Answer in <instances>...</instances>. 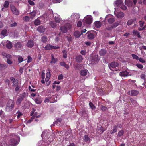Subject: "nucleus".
I'll use <instances>...</instances> for the list:
<instances>
[{
  "label": "nucleus",
  "instance_id": "nucleus-1",
  "mask_svg": "<svg viewBox=\"0 0 146 146\" xmlns=\"http://www.w3.org/2000/svg\"><path fill=\"white\" fill-rule=\"evenodd\" d=\"M5 135L3 137L2 143L9 146H15L18 143L17 137L14 135Z\"/></svg>",
  "mask_w": 146,
  "mask_h": 146
},
{
  "label": "nucleus",
  "instance_id": "nucleus-2",
  "mask_svg": "<svg viewBox=\"0 0 146 146\" xmlns=\"http://www.w3.org/2000/svg\"><path fill=\"white\" fill-rule=\"evenodd\" d=\"M15 103L14 100L9 99L7 103L5 110L6 111L9 112L11 111L14 107Z\"/></svg>",
  "mask_w": 146,
  "mask_h": 146
},
{
  "label": "nucleus",
  "instance_id": "nucleus-3",
  "mask_svg": "<svg viewBox=\"0 0 146 146\" xmlns=\"http://www.w3.org/2000/svg\"><path fill=\"white\" fill-rule=\"evenodd\" d=\"M60 29L62 33H66L68 29H70L71 27V25L70 24L67 23L62 26H60Z\"/></svg>",
  "mask_w": 146,
  "mask_h": 146
},
{
  "label": "nucleus",
  "instance_id": "nucleus-4",
  "mask_svg": "<svg viewBox=\"0 0 146 146\" xmlns=\"http://www.w3.org/2000/svg\"><path fill=\"white\" fill-rule=\"evenodd\" d=\"M89 59L92 62L95 63H97L99 61L98 55L91 54L89 57Z\"/></svg>",
  "mask_w": 146,
  "mask_h": 146
},
{
  "label": "nucleus",
  "instance_id": "nucleus-5",
  "mask_svg": "<svg viewBox=\"0 0 146 146\" xmlns=\"http://www.w3.org/2000/svg\"><path fill=\"white\" fill-rule=\"evenodd\" d=\"M10 9L13 13L15 15H18L19 14V11L15 6L11 5Z\"/></svg>",
  "mask_w": 146,
  "mask_h": 146
},
{
  "label": "nucleus",
  "instance_id": "nucleus-6",
  "mask_svg": "<svg viewBox=\"0 0 146 146\" xmlns=\"http://www.w3.org/2000/svg\"><path fill=\"white\" fill-rule=\"evenodd\" d=\"M92 17L90 15L86 16L84 19L83 22H85L86 24H90L92 23Z\"/></svg>",
  "mask_w": 146,
  "mask_h": 146
},
{
  "label": "nucleus",
  "instance_id": "nucleus-7",
  "mask_svg": "<svg viewBox=\"0 0 146 146\" xmlns=\"http://www.w3.org/2000/svg\"><path fill=\"white\" fill-rule=\"evenodd\" d=\"M95 32L94 31H88L87 34H88V38L90 40H92L94 38V33Z\"/></svg>",
  "mask_w": 146,
  "mask_h": 146
},
{
  "label": "nucleus",
  "instance_id": "nucleus-8",
  "mask_svg": "<svg viewBox=\"0 0 146 146\" xmlns=\"http://www.w3.org/2000/svg\"><path fill=\"white\" fill-rule=\"evenodd\" d=\"M118 65V64L117 62H113L109 64V67L110 70L114 71V69Z\"/></svg>",
  "mask_w": 146,
  "mask_h": 146
},
{
  "label": "nucleus",
  "instance_id": "nucleus-9",
  "mask_svg": "<svg viewBox=\"0 0 146 146\" xmlns=\"http://www.w3.org/2000/svg\"><path fill=\"white\" fill-rule=\"evenodd\" d=\"M14 47L17 49H21L23 48V46L22 42H17L14 44Z\"/></svg>",
  "mask_w": 146,
  "mask_h": 146
},
{
  "label": "nucleus",
  "instance_id": "nucleus-10",
  "mask_svg": "<svg viewBox=\"0 0 146 146\" xmlns=\"http://www.w3.org/2000/svg\"><path fill=\"white\" fill-rule=\"evenodd\" d=\"M139 94L138 91L136 90H131V92H128V94H130L131 96H136L138 95Z\"/></svg>",
  "mask_w": 146,
  "mask_h": 146
},
{
  "label": "nucleus",
  "instance_id": "nucleus-11",
  "mask_svg": "<svg viewBox=\"0 0 146 146\" xmlns=\"http://www.w3.org/2000/svg\"><path fill=\"white\" fill-rule=\"evenodd\" d=\"M10 79L11 81L12 82V83H13V86H16L18 85V81L17 80L16 81L15 79L13 77H11Z\"/></svg>",
  "mask_w": 146,
  "mask_h": 146
},
{
  "label": "nucleus",
  "instance_id": "nucleus-12",
  "mask_svg": "<svg viewBox=\"0 0 146 146\" xmlns=\"http://www.w3.org/2000/svg\"><path fill=\"white\" fill-rule=\"evenodd\" d=\"M34 45V41L33 40H29L27 44V46L29 48H32Z\"/></svg>",
  "mask_w": 146,
  "mask_h": 146
},
{
  "label": "nucleus",
  "instance_id": "nucleus-13",
  "mask_svg": "<svg viewBox=\"0 0 146 146\" xmlns=\"http://www.w3.org/2000/svg\"><path fill=\"white\" fill-rule=\"evenodd\" d=\"M7 64L6 63L1 64L0 63V70L3 71L6 69L8 67Z\"/></svg>",
  "mask_w": 146,
  "mask_h": 146
},
{
  "label": "nucleus",
  "instance_id": "nucleus-14",
  "mask_svg": "<svg viewBox=\"0 0 146 146\" xmlns=\"http://www.w3.org/2000/svg\"><path fill=\"white\" fill-rule=\"evenodd\" d=\"M76 61L78 62H81L83 60L82 56L81 55H79L76 57Z\"/></svg>",
  "mask_w": 146,
  "mask_h": 146
},
{
  "label": "nucleus",
  "instance_id": "nucleus-15",
  "mask_svg": "<svg viewBox=\"0 0 146 146\" xmlns=\"http://www.w3.org/2000/svg\"><path fill=\"white\" fill-rule=\"evenodd\" d=\"M107 52L106 50L102 49L100 50L99 52V54L100 56H104L107 53Z\"/></svg>",
  "mask_w": 146,
  "mask_h": 146
},
{
  "label": "nucleus",
  "instance_id": "nucleus-16",
  "mask_svg": "<svg viewBox=\"0 0 146 146\" xmlns=\"http://www.w3.org/2000/svg\"><path fill=\"white\" fill-rule=\"evenodd\" d=\"M81 35V33L78 31H76L74 33V35L76 38H79Z\"/></svg>",
  "mask_w": 146,
  "mask_h": 146
},
{
  "label": "nucleus",
  "instance_id": "nucleus-17",
  "mask_svg": "<svg viewBox=\"0 0 146 146\" xmlns=\"http://www.w3.org/2000/svg\"><path fill=\"white\" fill-rule=\"evenodd\" d=\"M37 30L40 32L42 33L45 31V28L44 26H40L38 28Z\"/></svg>",
  "mask_w": 146,
  "mask_h": 146
},
{
  "label": "nucleus",
  "instance_id": "nucleus-18",
  "mask_svg": "<svg viewBox=\"0 0 146 146\" xmlns=\"http://www.w3.org/2000/svg\"><path fill=\"white\" fill-rule=\"evenodd\" d=\"M105 130L104 129L103 127L101 126L100 127H98L97 128V132L99 133L102 134L104 131Z\"/></svg>",
  "mask_w": 146,
  "mask_h": 146
},
{
  "label": "nucleus",
  "instance_id": "nucleus-19",
  "mask_svg": "<svg viewBox=\"0 0 146 146\" xmlns=\"http://www.w3.org/2000/svg\"><path fill=\"white\" fill-rule=\"evenodd\" d=\"M1 37L3 38L7 35V30L4 29L1 31Z\"/></svg>",
  "mask_w": 146,
  "mask_h": 146
},
{
  "label": "nucleus",
  "instance_id": "nucleus-20",
  "mask_svg": "<svg viewBox=\"0 0 146 146\" xmlns=\"http://www.w3.org/2000/svg\"><path fill=\"white\" fill-rule=\"evenodd\" d=\"M115 15H116L117 17L118 18H120L123 17H124V14L122 12H120L118 13L117 14L114 12Z\"/></svg>",
  "mask_w": 146,
  "mask_h": 146
},
{
  "label": "nucleus",
  "instance_id": "nucleus-21",
  "mask_svg": "<svg viewBox=\"0 0 146 146\" xmlns=\"http://www.w3.org/2000/svg\"><path fill=\"white\" fill-rule=\"evenodd\" d=\"M51 61L50 63L54 64L56 63L58 61V59L57 58H55L54 57V55L53 54H52L51 55Z\"/></svg>",
  "mask_w": 146,
  "mask_h": 146
},
{
  "label": "nucleus",
  "instance_id": "nucleus-22",
  "mask_svg": "<svg viewBox=\"0 0 146 146\" xmlns=\"http://www.w3.org/2000/svg\"><path fill=\"white\" fill-rule=\"evenodd\" d=\"M49 25L52 28L56 27L57 25V24L56 23V22L53 21L50 22L49 23Z\"/></svg>",
  "mask_w": 146,
  "mask_h": 146
},
{
  "label": "nucleus",
  "instance_id": "nucleus-23",
  "mask_svg": "<svg viewBox=\"0 0 146 146\" xmlns=\"http://www.w3.org/2000/svg\"><path fill=\"white\" fill-rule=\"evenodd\" d=\"M62 119L61 118H58L55 121L54 123L52 125V126H54L55 124L58 125L59 123H60L62 121Z\"/></svg>",
  "mask_w": 146,
  "mask_h": 146
},
{
  "label": "nucleus",
  "instance_id": "nucleus-24",
  "mask_svg": "<svg viewBox=\"0 0 146 146\" xmlns=\"http://www.w3.org/2000/svg\"><path fill=\"white\" fill-rule=\"evenodd\" d=\"M123 3V1L121 0H116L115 1V4L116 6L119 7Z\"/></svg>",
  "mask_w": 146,
  "mask_h": 146
},
{
  "label": "nucleus",
  "instance_id": "nucleus-25",
  "mask_svg": "<svg viewBox=\"0 0 146 146\" xmlns=\"http://www.w3.org/2000/svg\"><path fill=\"white\" fill-rule=\"evenodd\" d=\"M83 140L85 142H87L90 141V139L87 135H84L83 137Z\"/></svg>",
  "mask_w": 146,
  "mask_h": 146
},
{
  "label": "nucleus",
  "instance_id": "nucleus-26",
  "mask_svg": "<svg viewBox=\"0 0 146 146\" xmlns=\"http://www.w3.org/2000/svg\"><path fill=\"white\" fill-rule=\"evenodd\" d=\"M120 76L123 77H125L128 76V72L127 71H123L119 73Z\"/></svg>",
  "mask_w": 146,
  "mask_h": 146
},
{
  "label": "nucleus",
  "instance_id": "nucleus-27",
  "mask_svg": "<svg viewBox=\"0 0 146 146\" xmlns=\"http://www.w3.org/2000/svg\"><path fill=\"white\" fill-rule=\"evenodd\" d=\"M34 24L36 26L38 25L41 24L40 20L38 18L34 21Z\"/></svg>",
  "mask_w": 146,
  "mask_h": 146
},
{
  "label": "nucleus",
  "instance_id": "nucleus-28",
  "mask_svg": "<svg viewBox=\"0 0 146 146\" xmlns=\"http://www.w3.org/2000/svg\"><path fill=\"white\" fill-rule=\"evenodd\" d=\"M36 12L35 11H33L32 12L30 13H29L30 15V17L31 19L34 18L36 15Z\"/></svg>",
  "mask_w": 146,
  "mask_h": 146
},
{
  "label": "nucleus",
  "instance_id": "nucleus-29",
  "mask_svg": "<svg viewBox=\"0 0 146 146\" xmlns=\"http://www.w3.org/2000/svg\"><path fill=\"white\" fill-rule=\"evenodd\" d=\"M7 41L8 42L6 44V46L7 48L8 49L12 48L13 46L11 42L8 40H7Z\"/></svg>",
  "mask_w": 146,
  "mask_h": 146
},
{
  "label": "nucleus",
  "instance_id": "nucleus-30",
  "mask_svg": "<svg viewBox=\"0 0 146 146\" xmlns=\"http://www.w3.org/2000/svg\"><path fill=\"white\" fill-rule=\"evenodd\" d=\"M113 130H111L110 131V133L111 134H113L114 133L116 132L117 130V127L116 126H115L113 127Z\"/></svg>",
  "mask_w": 146,
  "mask_h": 146
},
{
  "label": "nucleus",
  "instance_id": "nucleus-31",
  "mask_svg": "<svg viewBox=\"0 0 146 146\" xmlns=\"http://www.w3.org/2000/svg\"><path fill=\"white\" fill-rule=\"evenodd\" d=\"M94 24L95 26L97 28H100L101 25V23L99 21H96L94 23Z\"/></svg>",
  "mask_w": 146,
  "mask_h": 146
},
{
  "label": "nucleus",
  "instance_id": "nucleus-32",
  "mask_svg": "<svg viewBox=\"0 0 146 146\" xmlns=\"http://www.w3.org/2000/svg\"><path fill=\"white\" fill-rule=\"evenodd\" d=\"M80 74L82 76H86L87 73V70H82L80 72Z\"/></svg>",
  "mask_w": 146,
  "mask_h": 146
},
{
  "label": "nucleus",
  "instance_id": "nucleus-33",
  "mask_svg": "<svg viewBox=\"0 0 146 146\" xmlns=\"http://www.w3.org/2000/svg\"><path fill=\"white\" fill-rule=\"evenodd\" d=\"M133 33L135 36H136L138 38H140L141 36L140 35V33L136 30H133Z\"/></svg>",
  "mask_w": 146,
  "mask_h": 146
},
{
  "label": "nucleus",
  "instance_id": "nucleus-34",
  "mask_svg": "<svg viewBox=\"0 0 146 146\" xmlns=\"http://www.w3.org/2000/svg\"><path fill=\"white\" fill-rule=\"evenodd\" d=\"M137 0H128V6L129 5H132L133 2L134 4L135 5L137 3Z\"/></svg>",
  "mask_w": 146,
  "mask_h": 146
},
{
  "label": "nucleus",
  "instance_id": "nucleus-35",
  "mask_svg": "<svg viewBox=\"0 0 146 146\" xmlns=\"http://www.w3.org/2000/svg\"><path fill=\"white\" fill-rule=\"evenodd\" d=\"M120 22L121 21H118L115 22L112 25V26L111 27L112 28H114L116 27L119 25V24L120 23Z\"/></svg>",
  "mask_w": 146,
  "mask_h": 146
},
{
  "label": "nucleus",
  "instance_id": "nucleus-36",
  "mask_svg": "<svg viewBox=\"0 0 146 146\" xmlns=\"http://www.w3.org/2000/svg\"><path fill=\"white\" fill-rule=\"evenodd\" d=\"M48 40V38L46 36H43L41 38V41L43 43H46Z\"/></svg>",
  "mask_w": 146,
  "mask_h": 146
},
{
  "label": "nucleus",
  "instance_id": "nucleus-37",
  "mask_svg": "<svg viewBox=\"0 0 146 146\" xmlns=\"http://www.w3.org/2000/svg\"><path fill=\"white\" fill-rule=\"evenodd\" d=\"M115 19L113 17H111L109 18L108 20V22L109 24H112L115 21Z\"/></svg>",
  "mask_w": 146,
  "mask_h": 146
},
{
  "label": "nucleus",
  "instance_id": "nucleus-38",
  "mask_svg": "<svg viewBox=\"0 0 146 146\" xmlns=\"http://www.w3.org/2000/svg\"><path fill=\"white\" fill-rule=\"evenodd\" d=\"M55 19V22H56V23H59L60 22L61 19L60 18V17L59 16H58L57 17H55L54 18Z\"/></svg>",
  "mask_w": 146,
  "mask_h": 146
},
{
  "label": "nucleus",
  "instance_id": "nucleus-39",
  "mask_svg": "<svg viewBox=\"0 0 146 146\" xmlns=\"http://www.w3.org/2000/svg\"><path fill=\"white\" fill-rule=\"evenodd\" d=\"M30 106V104L29 102H27L24 104L23 108L24 109L29 108Z\"/></svg>",
  "mask_w": 146,
  "mask_h": 146
},
{
  "label": "nucleus",
  "instance_id": "nucleus-40",
  "mask_svg": "<svg viewBox=\"0 0 146 146\" xmlns=\"http://www.w3.org/2000/svg\"><path fill=\"white\" fill-rule=\"evenodd\" d=\"M26 93L25 92H23L20 94L19 96L20 98H21L23 100L26 97Z\"/></svg>",
  "mask_w": 146,
  "mask_h": 146
},
{
  "label": "nucleus",
  "instance_id": "nucleus-41",
  "mask_svg": "<svg viewBox=\"0 0 146 146\" xmlns=\"http://www.w3.org/2000/svg\"><path fill=\"white\" fill-rule=\"evenodd\" d=\"M63 57L64 58H66L67 57V52L66 50H63Z\"/></svg>",
  "mask_w": 146,
  "mask_h": 146
},
{
  "label": "nucleus",
  "instance_id": "nucleus-42",
  "mask_svg": "<svg viewBox=\"0 0 146 146\" xmlns=\"http://www.w3.org/2000/svg\"><path fill=\"white\" fill-rule=\"evenodd\" d=\"M23 100V99L21 98H20L19 96L18 97V98H17L16 103L17 104H20L21 103V102Z\"/></svg>",
  "mask_w": 146,
  "mask_h": 146
},
{
  "label": "nucleus",
  "instance_id": "nucleus-43",
  "mask_svg": "<svg viewBox=\"0 0 146 146\" xmlns=\"http://www.w3.org/2000/svg\"><path fill=\"white\" fill-rule=\"evenodd\" d=\"M89 105L92 110H94L96 108L95 106L94 105L93 103L91 102H89Z\"/></svg>",
  "mask_w": 146,
  "mask_h": 146
},
{
  "label": "nucleus",
  "instance_id": "nucleus-44",
  "mask_svg": "<svg viewBox=\"0 0 146 146\" xmlns=\"http://www.w3.org/2000/svg\"><path fill=\"white\" fill-rule=\"evenodd\" d=\"M9 1H5V2L3 6L5 8H7L9 7Z\"/></svg>",
  "mask_w": 146,
  "mask_h": 146
},
{
  "label": "nucleus",
  "instance_id": "nucleus-45",
  "mask_svg": "<svg viewBox=\"0 0 146 146\" xmlns=\"http://www.w3.org/2000/svg\"><path fill=\"white\" fill-rule=\"evenodd\" d=\"M45 49L46 50H51V45L50 44H47L44 47Z\"/></svg>",
  "mask_w": 146,
  "mask_h": 146
},
{
  "label": "nucleus",
  "instance_id": "nucleus-46",
  "mask_svg": "<svg viewBox=\"0 0 146 146\" xmlns=\"http://www.w3.org/2000/svg\"><path fill=\"white\" fill-rule=\"evenodd\" d=\"M45 80H49L50 77V74L49 72H48L46 73Z\"/></svg>",
  "mask_w": 146,
  "mask_h": 146
},
{
  "label": "nucleus",
  "instance_id": "nucleus-47",
  "mask_svg": "<svg viewBox=\"0 0 146 146\" xmlns=\"http://www.w3.org/2000/svg\"><path fill=\"white\" fill-rule=\"evenodd\" d=\"M119 7L123 10H126L127 8V7L123 4V3Z\"/></svg>",
  "mask_w": 146,
  "mask_h": 146
},
{
  "label": "nucleus",
  "instance_id": "nucleus-48",
  "mask_svg": "<svg viewBox=\"0 0 146 146\" xmlns=\"http://www.w3.org/2000/svg\"><path fill=\"white\" fill-rule=\"evenodd\" d=\"M131 55L133 59H135L137 60H139V57L137 55L133 54H132Z\"/></svg>",
  "mask_w": 146,
  "mask_h": 146
},
{
  "label": "nucleus",
  "instance_id": "nucleus-49",
  "mask_svg": "<svg viewBox=\"0 0 146 146\" xmlns=\"http://www.w3.org/2000/svg\"><path fill=\"white\" fill-rule=\"evenodd\" d=\"M35 101L36 103L38 104H40L41 103V102L40 101V100L39 99L36 98H35Z\"/></svg>",
  "mask_w": 146,
  "mask_h": 146
},
{
  "label": "nucleus",
  "instance_id": "nucleus-50",
  "mask_svg": "<svg viewBox=\"0 0 146 146\" xmlns=\"http://www.w3.org/2000/svg\"><path fill=\"white\" fill-rule=\"evenodd\" d=\"M124 133V131L123 130L119 131L118 133V136L119 137L122 136Z\"/></svg>",
  "mask_w": 146,
  "mask_h": 146
},
{
  "label": "nucleus",
  "instance_id": "nucleus-51",
  "mask_svg": "<svg viewBox=\"0 0 146 146\" xmlns=\"http://www.w3.org/2000/svg\"><path fill=\"white\" fill-rule=\"evenodd\" d=\"M51 99V98L49 97H46L44 100V102L45 103L48 102Z\"/></svg>",
  "mask_w": 146,
  "mask_h": 146
},
{
  "label": "nucleus",
  "instance_id": "nucleus-52",
  "mask_svg": "<svg viewBox=\"0 0 146 146\" xmlns=\"http://www.w3.org/2000/svg\"><path fill=\"white\" fill-rule=\"evenodd\" d=\"M29 17L27 16L25 17L23 19L24 21L26 22L28 21L29 20Z\"/></svg>",
  "mask_w": 146,
  "mask_h": 146
},
{
  "label": "nucleus",
  "instance_id": "nucleus-53",
  "mask_svg": "<svg viewBox=\"0 0 146 146\" xmlns=\"http://www.w3.org/2000/svg\"><path fill=\"white\" fill-rule=\"evenodd\" d=\"M135 82L136 81L135 80H132L131 79L128 80V82L131 83V84L132 85H135Z\"/></svg>",
  "mask_w": 146,
  "mask_h": 146
},
{
  "label": "nucleus",
  "instance_id": "nucleus-54",
  "mask_svg": "<svg viewBox=\"0 0 146 146\" xmlns=\"http://www.w3.org/2000/svg\"><path fill=\"white\" fill-rule=\"evenodd\" d=\"M51 50L52 49H59L60 48V47L59 46H54L51 45Z\"/></svg>",
  "mask_w": 146,
  "mask_h": 146
},
{
  "label": "nucleus",
  "instance_id": "nucleus-55",
  "mask_svg": "<svg viewBox=\"0 0 146 146\" xmlns=\"http://www.w3.org/2000/svg\"><path fill=\"white\" fill-rule=\"evenodd\" d=\"M107 109L106 107L104 106H102L101 107V110L102 111H106Z\"/></svg>",
  "mask_w": 146,
  "mask_h": 146
},
{
  "label": "nucleus",
  "instance_id": "nucleus-56",
  "mask_svg": "<svg viewBox=\"0 0 146 146\" xmlns=\"http://www.w3.org/2000/svg\"><path fill=\"white\" fill-rule=\"evenodd\" d=\"M136 65L139 69H142L143 68V66L140 64H137Z\"/></svg>",
  "mask_w": 146,
  "mask_h": 146
},
{
  "label": "nucleus",
  "instance_id": "nucleus-57",
  "mask_svg": "<svg viewBox=\"0 0 146 146\" xmlns=\"http://www.w3.org/2000/svg\"><path fill=\"white\" fill-rule=\"evenodd\" d=\"M82 23L81 21H79L77 23V25L78 27H81L82 25Z\"/></svg>",
  "mask_w": 146,
  "mask_h": 146
},
{
  "label": "nucleus",
  "instance_id": "nucleus-58",
  "mask_svg": "<svg viewBox=\"0 0 146 146\" xmlns=\"http://www.w3.org/2000/svg\"><path fill=\"white\" fill-rule=\"evenodd\" d=\"M23 61V59L21 56H19L18 58V61L19 63L22 62Z\"/></svg>",
  "mask_w": 146,
  "mask_h": 146
},
{
  "label": "nucleus",
  "instance_id": "nucleus-59",
  "mask_svg": "<svg viewBox=\"0 0 146 146\" xmlns=\"http://www.w3.org/2000/svg\"><path fill=\"white\" fill-rule=\"evenodd\" d=\"M17 25V24L16 22H14L13 23L11 24L10 25V27H14L16 26Z\"/></svg>",
  "mask_w": 146,
  "mask_h": 146
},
{
  "label": "nucleus",
  "instance_id": "nucleus-60",
  "mask_svg": "<svg viewBox=\"0 0 146 146\" xmlns=\"http://www.w3.org/2000/svg\"><path fill=\"white\" fill-rule=\"evenodd\" d=\"M46 80V86H48L50 84V81H49L48 80Z\"/></svg>",
  "mask_w": 146,
  "mask_h": 146
},
{
  "label": "nucleus",
  "instance_id": "nucleus-61",
  "mask_svg": "<svg viewBox=\"0 0 146 146\" xmlns=\"http://www.w3.org/2000/svg\"><path fill=\"white\" fill-rule=\"evenodd\" d=\"M34 119V117L33 116H32L31 119H30L27 121V123H30L31 122H32L33 121V120Z\"/></svg>",
  "mask_w": 146,
  "mask_h": 146
},
{
  "label": "nucleus",
  "instance_id": "nucleus-62",
  "mask_svg": "<svg viewBox=\"0 0 146 146\" xmlns=\"http://www.w3.org/2000/svg\"><path fill=\"white\" fill-rule=\"evenodd\" d=\"M28 2L30 5H33L35 4L34 3L33 1L30 0H29L28 1Z\"/></svg>",
  "mask_w": 146,
  "mask_h": 146
},
{
  "label": "nucleus",
  "instance_id": "nucleus-63",
  "mask_svg": "<svg viewBox=\"0 0 146 146\" xmlns=\"http://www.w3.org/2000/svg\"><path fill=\"white\" fill-rule=\"evenodd\" d=\"M7 62L9 64H11L12 63V61L9 59H7Z\"/></svg>",
  "mask_w": 146,
  "mask_h": 146
},
{
  "label": "nucleus",
  "instance_id": "nucleus-64",
  "mask_svg": "<svg viewBox=\"0 0 146 146\" xmlns=\"http://www.w3.org/2000/svg\"><path fill=\"white\" fill-rule=\"evenodd\" d=\"M22 115H23V114L21 113L20 112H18V115L17 116V118L19 119L20 118V117L21 116H22Z\"/></svg>",
  "mask_w": 146,
  "mask_h": 146
}]
</instances>
